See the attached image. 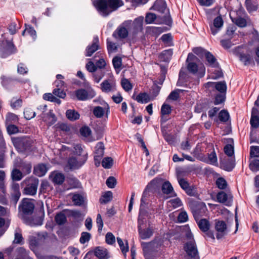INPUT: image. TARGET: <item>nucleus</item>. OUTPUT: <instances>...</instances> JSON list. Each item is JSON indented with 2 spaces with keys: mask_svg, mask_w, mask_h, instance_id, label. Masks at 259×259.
I'll list each match as a JSON object with an SVG mask.
<instances>
[{
  "mask_svg": "<svg viewBox=\"0 0 259 259\" xmlns=\"http://www.w3.org/2000/svg\"><path fill=\"white\" fill-rule=\"evenodd\" d=\"M93 4L104 16H107L122 6L123 2L121 0H96L93 2Z\"/></svg>",
  "mask_w": 259,
  "mask_h": 259,
  "instance_id": "nucleus-1",
  "label": "nucleus"
},
{
  "mask_svg": "<svg viewBox=\"0 0 259 259\" xmlns=\"http://www.w3.org/2000/svg\"><path fill=\"white\" fill-rule=\"evenodd\" d=\"M15 147L19 152L29 150L32 146L33 141L28 137H14L12 139Z\"/></svg>",
  "mask_w": 259,
  "mask_h": 259,
  "instance_id": "nucleus-2",
  "label": "nucleus"
},
{
  "mask_svg": "<svg viewBox=\"0 0 259 259\" xmlns=\"http://www.w3.org/2000/svg\"><path fill=\"white\" fill-rule=\"evenodd\" d=\"M18 209L19 216L22 220L33 213L34 204L31 200L24 198L21 201Z\"/></svg>",
  "mask_w": 259,
  "mask_h": 259,
  "instance_id": "nucleus-3",
  "label": "nucleus"
},
{
  "mask_svg": "<svg viewBox=\"0 0 259 259\" xmlns=\"http://www.w3.org/2000/svg\"><path fill=\"white\" fill-rule=\"evenodd\" d=\"M151 9L158 11L162 14L165 13V15L162 16V23L167 25H170L171 23V19L169 14L168 10L166 9L165 2L163 0H157Z\"/></svg>",
  "mask_w": 259,
  "mask_h": 259,
  "instance_id": "nucleus-4",
  "label": "nucleus"
},
{
  "mask_svg": "<svg viewBox=\"0 0 259 259\" xmlns=\"http://www.w3.org/2000/svg\"><path fill=\"white\" fill-rule=\"evenodd\" d=\"M189 206L196 221H198L200 217L205 215L207 210L205 204L203 202L191 201L189 203Z\"/></svg>",
  "mask_w": 259,
  "mask_h": 259,
  "instance_id": "nucleus-5",
  "label": "nucleus"
},
{
  "mask_svg": "<svg viewBox=\"0 0 259 259\" xmlns=\"http://www.w3.org/2000/svg\"><path fill=\"white\" fill-rule=\"evenodd\" d=\"M184 248L187 254L185 259H199L197 248L194 240L187 242Z\"/></svg>",
  "mask_w": 259,
  "mask_h": 259,
  "instance_id": "nucleus-6",
  "label": "nucleus"
},
{
  "mask_svg": "<svg viewBox=\"0 0 259 259\" xmlns=\"http://www.w3.org/2000/svg\"><path fill=\"white\" fill-rule=\"evenodd\" d=\"M28 184L24 189V193L26 195L33 196L36 194L39 181L34 178L28 179Z\"/></svg>",
  "mask_w": 259,
  "mask_h": 259,
  "instance_id": "nucleus-7",
  "label": "nucleus"
},
{
  "mask_svg": "<svg viewBox=\"0 0 259 259\" xmlns=\"http://www.w3.org/2000/svg\"><path fill=\"white\" fill-rule=\"evenodd\" d=\"M87 159L86 154L78 157H71L68 160L67 166L69 169L78 168L84 164Z\"/></svg>",
  "mask_w": 259,
  "mask_h": 259,
  "instance_id": "nucleus-8",
  "label": "nucleus"
},
{
  "mask_svg": "<svg viewBox=\"0 0 259 259\" xmlns=\"http://www.w3.org/2000/svg\"><path fill=\"white\" fill-rule=\"evenodd\" d=\"M198 60V58L192 53L188 54L187 63V69L192 74H195L198 71V65L196 62Z\"/></svg>",
  "mask_w": 259,
  "mask_h": 259,
  "instance_id": "nucleus-9",
  "label": "nucleus"
},
{
  "mask_svg": "<svg viewBox=\"0 0 259 259\" xmlns=\"http://www.w3.org/2000/svg\"><path fill=\"white\" fill-rule=\"evenodd\" d=\"M214 228L217 232L216 237L218 239L222 238L227 234V225L224 221L215 220Z\"/></svg>",
  "mask_w": 259,
  "mask_h": 259,
  "instance_id": "nucleus-10",
  "label": "nucleus"
},
{
  "mask_svg": "<svg viewBox=\"0 0 259 259\" xmlns=\"http://www.w3.org/2000/svg\"><path fill=\"white\" fill-rule=\"evenodd\" d=\"M224 24V21L221 15L217 16L213 21L212 23L209 25L211 33L215 35L221 29Z\"/></svg>",
  "mask_w": 259,
  "mask_h": 259,
  "instance_id": "nucleus-11",
  "label": "nucleus"
},
{
  "mask_svg": "<svg viewBox=\"0 0 259 259\" xmlns=\"http://www.w3.org/2000/svg\"><path fill=\"white\" fill-rule=\"evenodd\" d=\"M26 224L30 226H40L42 224V219L41 217L33 215H28L22 219Z\"/></svg>",
  "mask_w": 259,
  "mask_h": 259,
  "instance_id": "nucleus-12",
  "label": "nucleus"
},
{
  "mask_svg": "<svg viewBox=\"0 0 259 259\" xmlns=\"http://www.w3.org/2000/svg\"><path fill=\"white\" fill-rule=\"evenodd\" d=\"M205 88H214L220 93H226L227 85L225 81L217 82H208L205 84Z\"/></svg>",
  "mask_w": 259,
  "mask_h": 259,
  "instance_id": "nucleus-13",
  "label": "nucleus"
},
{
  "mask_svg": "<svg viewBox=\"0 0 259 259\" xmlns=\"http://www.w3.org/2000/svg\"><path fill=\"white\" fill-rule=\"evenodd\" d=\"M197 222L199 229L204 232H207V235L214 239L213 234L211 232H208L210 226L209 221L205 219H202Z\"/></svg>",
  "mask_w": 259,
  "mask_h": 259,
  "instance_id": "nucleus-14",
  "label": "nucleus"
},
{
  "mask_svg": "<svg viewBox=\"0 0 259 259\" xmlns=\"http://www.w3.org/2000/svg\"><path fill=\"white\" fill-rule=\"evenodd\" d=\"M101 86L102 91L107 93L116 90V83L112 80H105L101 84Z\"/></svg>",
  "mask_w": 259,
  "mask_h": 259,
  "instance_id": "nucleus-15",
  "label": "nucleus"
},
{
  "mask_svg": "<svg viewBox=\"0 0 259 259\" xmlns=\"http://www.w3.org/2000/svg\"><path fill=\"white\" fill-rule=\"evenodd\" d=\"M100 49L99 38L97 36L94 37L91 45L87 47L85 50V56L91 57L96 51Z\"/></svg>",
  "mask_w": 259,
  "mask_h": 259,
  "instance_id": "nucleus-16",
  "label": "nucleus"
},
{
  "mask_svg": "<svg viewBox=\"0 0 259 259\" xmlns=\"http://www.w3.org/2000/svg\"><path fill=\"white\" fill-rule=\"evenodd\" d=\"M104 145L103 143L99 142L95 147L94 160L98 161V164H100V160L104 155Z\"/></svg>",
  "mask_w": 259,
  "mask_h": 259,
  "instance_id": "nucleus-17",
  "label": "nucleus"
},
{
  "mask_svg": "<svg viewBox=\"0 0 259 259\" xmlns=\"http://www.w3.org/2000/svg\"><path fill=\"white\" fill-rule=\"evenodd\" d=\"M50 178L54 184L61 185L64 181L65 176L62 173L54 171L50 176Z\"/></svg>",
  "mask_w": 259,
  "mask_h": 259,
  "instance_id": "nucleus-18",
  "label": "nucleus"
},
{
  "mask_svg": "<svg viewBox=\"0 0 259 259\" xmlns=\"http://www.w3.org/2000/svg\"><path fill=\"white\" fill-rule=\"evenodd\" d=\"M161 190L163 193L169 195V197H173L176 195L174 191L173 187L168 181L164 182L161 186Z\"/></svg>",
  "mask_w": 259,
  "mask_h": 259,
  "instance_id": "nucleus-19",
  "label": "nucleus"
},
{
  "mask_svg": "<svg viewBox=\"0 0 259 259\" xmlns=\"http://www.w3.org/2000/svg\"><path fill=\"white\" fill-rule=\"evenodd\" d=\"M143 18L139 17L135 19L133 23V35H135L143 29Z\"/></svg>",
  "mask_w": 259,
  "mask_h": 259,
  "instance_id": "nucleus-20",
  "label": "nucleus"
},
{
  "mask_svg": "<svg viewBox=\"0 0 259 259\" xmlns=\"http://www.w3.org/2000/svg\"><path fill=\"white\" fill-rule=\"evenodd\" d=\"M128 34V31L124 27H120L113 33V36L116 38L123 39L126 38Z\"/></svg>",
  "mask_w": 259,
  "mask_h": 259,
  "instance_id": "nucleus-21",
  "label": "nucleus"
},
{
  "mask_svg": "<svg viewBox=\"0 0 259 259\" xmlns=\"http://www.w3.org/2000/svg\"><path fill=\"white\" fill-rule=\"evenodd\" d=\"M94 254L100 259H107L109 257L107 250L100 247H97L95 248Z\"/></svg>",
  "mask_w": 259,
  "mask_h": 259,
  "instance_id": "nucleus-22",
  "label": "nucleus"
},
{
  "mask_svg": "<svg viewBox=\"0 0 259 259\" xmlns=\"http://www.w3.org/2000/svg\"><path fill=\"white\" fill-rule=\"evenodd\" d=\"M139 233L140 237L142 239H146L149 238L153 235V230L148 228L144 229L141 228V225L139 226Z\"/></svg>",
  "mask_w": 259,
  "mask_h": 259,
  "instance_id": "nucleus-23",
  "label": "nucleus"
},
{
  "mask_svg": "<svg viewBox=\"0 0 259 259\" xmlns=\"http://www.w3.org/2000/svg\"><path fill=\"white\" fill-rule=\"evenodd\" d=\"M206 60L208 64L214 67L218 66V63L217 62V60L214 56L209 52H205L204 53Z\"/></svg>",
  "mask_w": 259,
  "mask_h": 259,
  "instance_id": "nucleus-24",
  "label": "nucleus"
},
{
  "mask_svg": "<svg viewBox=\"0 0 259 259\" xmlns=\"http://www.w3.org/2000/svg\"><path fill=\"white\" fill-rule=\"evenodd\" d=\"M132 98L141 103H146L150 101L149 96L146 93H140L136 98L134 95Z\"/></svg>",
  "mask_w": 259,
  "mask_h": 259,
  "instance_id": "nucleus-25",
  "label": "nucleus"
},
{
  "mask_svg": "<svg viewBox=\"0 0 259 259\" xmlns=\"http://www.w3.org/2000/svg\"><path fill=\"white\" fill-rule=\"evenodd\" d=\"M47 171V168L46 165L39 164L34 167V173L38 177L44 176Z\"/></svg>",
  "mask_w": 259,
  "mask_h": 259,
  "instance_id": "nucleus-26",
  "label": "nucleus"
},
{
  "mask_svg": "<svg viewBox=\"0 0 259 259\" xmlns=\"http://www.w3.org/2000/svg\"><path fill=\"white\" fill-rule=\"evenodd\" d=\"M85 198L79 194H74L72 197V200L74 204L77 206L83 205L85 202Z\"/></svg>",
  "mask_w": 259,
  "mask_h": 259,
  "instance_id": "nucleus-27",
  "label": "nucleus"
},
{
  "mask_svg": "<svg viewBox=\"0 0 259 259\" xmlns=\"http://www.w3.org/2000/svg\"><path fill=\"white\" fill-rule=\"evenodd\" d=\"M19 185L18 184H16L13 186V194L12 195L11 201L13 202L14 204L16 205L18 200L19 199L21 193L19 190Z\"/></svg>",
  "mask_w": 259,
  "mask_h": 259,
  "instance_id": "nucleus-28",
  "label": "nucleus"
},
{
  "mask_svg": "<svg viewBox=\"0 0 259 259\" xmlns=\"http://www.w3.org/2000/svg\"><path fill=\"white\" fill-rule=\"evenodd\" d=\"M67 118L71 121H75L79 118L80 115L78 112L75 110H67L66 112Z\"/></svg>",
  "mask_w": 259,
  "mask_h": 259,
  "instance_id": "nucleus-29",
  "label": "nucleus"
},
{
  "mask_svg": "<svg viewBox=\"0 0 259 259\" xmlns=\"http://www.w3.org/2000/svg\"><path fill=\"white\" fill-rule=\"evenodd\" d=\"M245 5L247 10L250 12L256 11L258 8L256 0H246Z\"/></svg>",
  "mask_w": 259,
  "mask_h": 259,
  "instance_id": "nucleus-30",
  "label": "nucleus"
},
{
  "mask_svg": "<svg viewBox=\"0 0 259 259\" xmlns=\"http://www.w3.org/2000/svg\"><path fill=\"white\" fill-rule=\"evenodd\" d=\"M75 95L78 100H85L89 99V95L84 89H79L75 92Z\"/></svg>",
  "mask_w": 259,
  "mask_h": 259,
  "instance_id": "nucleus-31",
  "label": "nucleus"
},
{
  "mask_svg": "<svg viewBox=\"0 0 259 259\" xmlns=\"http://www.w3.org/2000/svg\"><path fill=\"white\" fill-rule=\"evenodd\" d=\"M55 220L58 225H62L66 223L67 219L65 214L63 212H60L56 215Z\"/></svg>",
  "mask_w": 259,
  "mask_h": 259,
  "instance_id": "nucleus-32",
  "label": "nucleus"
},
{
  "mask_svg": "<svg viewBox=\"0 0 259 259\" xmlns=\"http://www.w3.org/2000/svg\"><path fill=\"white\" fill-rule=\"evenodd\" d=\"M217 198L218 201L222 203H226V204L229 203V201H228V195L223 191H221L219 192L217 196Z\"/></svg>",
  "mask_w": 259,
  "mask_h": 259,
  "instance_id": "nucleus-33",
  "label": "nucleus"
},
{
  "mask_svg": "<svg viewBox=\"0 0 259 259\" xmlns=\"http://www.w3.org/2000/svg\"><path fill=\"white\" fill-rule=\"evenodd\" d=\"M121 85L124 90L126 92H129L132 90L133 88V85L132 83L129 81L128 79L123 78L121 80Z\"/></svg>",
  "mask_w": 259,
  "mask_h": 259,
  "instance_id": "nucleus-34",
  "label": "nucleus"
},
{
  "mask_svg": "<svg viewBox=\"0 0 259 259\" xmlns=\"http://www.w3.org/2000/svg\"><path fill=\"white\" fill-rule=\"evenodd\" d=\"M112 193L111 191H107L102 196L99 201L101 203H107L112 199Z\"/></svg>",
  "mask_w": 259,
  "mask_h": 259,
  "instance_id": "nucleus-35",
  "label": "nucleus"
},
{
  "mask_svg": "<svg viewBox=\"0 0 259 259\" xmlns=\"http://www.w3.org/2000/svg\"><path fill=\"white\" fill-rule=\"evenodd\" d=\"M23 175L21 171L18 169H14L11 172V178L14 181H19L22 179Z\"/></svg>",
  "mask_w": 259,
  "mask_h": 259,
  "instance_id": "nucleus-36",
  "label": "nucleus"
},
{
  "mask_svg": "<svg viewBox=\"0 0 259 259\" xmlns=\"http://www.w3.org/2000/svg\"><path fill=\"white\" fill-rule=\"evenodd\" d=\"M151 190V189L148 188V186H147L145 190H144V191L143 192L142 197L141 198V205H140L141 208H143L144 204H145L146 203V201L147 200V198L149 196V191Z\"/></svg>",
  "mask_w": 259,
  "mask_h": 259,
  "instance_id": "nucleus-37",
  "label": "nucleus"
},
{
  "mask_svg": "<svg viewBox=\"0 0 259 259\" xmlns=\"http://www.w3.org/2000/svg\"><path fill=\"white\" fill-rule=\"evenodd\" d=\"M162 183V180L161 178H155L151 181L147 185L148 188L155 189L159 187Z\"/></svg>",
  "mask_w": 259,
  "mask_h": 259,
  "instance_id": "nucleus-38",
  "label": "nucleus"
},
{
  "mask_svg": "<svg viewBox=\"0 0 259 259\" xmlns=\"http://www.w3.org/2000/svg\"><path fill=\"white\" fill-rule=\"evenodd\" d=\"M250 169L254 172L259 170V159H254L250 160Z\"/></svg>",
  "mask_w": 259,
  "mask_h": 259,
  "instance_id": "nucleus-39",
  "label": "nucleus"
},
{
  "mask_svg": "<svg viewBox=\"0 0 259 259\" xmlns=\"http://www.w3.org/2000/svg\"><path fill=\"white\" fill-rule=\"evenodd\" d=\"M113 160L110 157L104 158L102 161V165L105 168H110L113 165Z\"/></svg>",
  "mask_w": 259,
  "mask_h": 259,
  "instance_id": "nucleus-40",
  "label": "nucleus"
},
{
  "mask_svg": "<svg viewBox=\"0 0 259 259\" xmlns=\"http://www.w3.org/2000/svg\"><path fill=\"white\" fill-rule=\"evenodd\" d=\"M117 241L120 246L122 252L125 254L128 251V246L127 242L126 241L125 245H124L122 240L119 237L117 238Z\"/></svg>",
  "mask_w": 259,
  "mask_h": 259,
  "instance_id": "nucleus-41",
  "label": "nucleus"
},
{
  "mask_svg": "<svg viewBox=\"0 0 259 259\" xmlns=\"http://www.w3.org/2000/svg\"><path fill=\"white\" fill-rule=\"evenodd\" d=\"M20 230H16L15 233V238L13 243L15 244H22L23 242V237L20 232Z\"/></svg>",
  "mask_w": 259,
  "mask_h": 259,
  "instance_id": "nucleus-42",
  "label": "nucleus"
},
{
  "mask_svg": "<svg viewBox=\"0 0 259 259\" xmlns=\"http://www.w3.org/2000/svg\"><path fill=\"white\" fill-rule=\"evenodd\" d=\"M226 93H219L216 95L214 103L215 105H218L223 103L226 99Z\"/></svg>",
  "mask_w": 259,
  "mask_h": 259,
  "instance_id": "nucleus-43",
  "label": "nucleus"
},
{
  "mask_svg": "<svg viewBox=\"0 0 259 259\" xmlns=\"http://www.w3.org/2000/svg\"><path fill=\"white\" fill-rule=\"evenodd\" d=\"M80 135L84 137H88L92 133L91 128L88 126H83L80 128Z\"/></svg>",
  "mask_w": 259,
  "mask_h": 259,
  "instance_id": "nucleus-44",
  "label": "nucleus"
},
{
  "mask_svg": "<svg viewBox=\"0 0 259 259\" xmlns=\"http://www.w3.org/2000/svg\"><path fill=\"white\" fill-rule=\"evenodd\" d=\"M93 113L96 117L101 118L104 114V110L102 107L97 106L94 108Z\"/></svg>",
  "mask_w": 259,
  "mask_h": 259,
  "instance_id": "nucleus-45",
  "label": "nucleus"
},
{
  "mask_svg": "<svg viewBox=\"0 0 259 259\" xmlns=\"http://www.w3.org/2000/svg\"><path fill=\"white\" fill-rule=\"evenodd\" d=\"M240 60L244 63L245 65H249L251 62V58L249 55L240 54Z\"/></svg>",
  "mask_w": 259,
  "mask_h": 259,
  "instance_id": "nucleus-46",
  "label": "nucleus"
},
{
  "mask_svg": "<svg viewBox=\"0 0 259 259\" xmlns=\"http://www.w3.org/2000/svg\"><path fill=\"white\" fill-rule=\"evenodd\" d=\"M232 21L239 27H244L246 26V21L244 18L237 17L232 19Z\"/></svg>",
  "mask_w": 259,
  "mask_h": 259,
  "instance_id": "nucleus-47",
  "label": "nucleus"
},
{
  "mask_svg": "<svg viewBox=\"0 0 259 259\" xmlns=\"http://www.w3.org/2000/svg\"><path fill=\"white\" fill-rule=\"evenodd\" d=\"M171 107L166 104H163L161 109V114L162 116H165L171 113Z\"/></svg>",
  "mask_w": 259,
  "mask_h": 259,
  "instance_id": "nucleus-48",
  "label": "nucleus"
},
{
  "mask_svg": "<svg viewBox=\"0 0 259 259\" xmlns=\"http://www.w3.org/2000/svg\"><path fill=\"white\" fill-rule=\"evenodd\" d=\"M184 91L183 90L177 89L174 90L168 96V98L172 100H177L179 98V94Z\"/></svg>",
  "mask_w": 259,
  "mask_h": 259,
  "instance_id": "nucleus-49",
  "label": "nucleus"
},
{
  "mask_svg": "<svg viewBox=\"0 0 259 259\" xmlns=\"http://www.w3.org/2000/svg\"><path fill=\"white\" fill-rule=\"evenodd\" d=\"M91 237V235L90 233L86 232H82L79 239L80 242L81 244H84L90 240Z\"/></svg>",
  "mask_w": 259,
  "mask_h": 259,
  "instance_id": "nucleus-50",
  "label": "nucleus"
},
{
  "mask_svg": "<svg viewBox=\"0 0 259 259\" xmlns=\"http://www.w3.org/2000/svg\"><path fill=\"white\" fill-rule=\"evenodd\" d=\"M250 156L251 158L259 157V147L252 146L250 148Z\"/></svg>",
  "mask_w": 259,
  "mask_h": 259,
  "instance_id": "nucleus-51",
  "label": "nucleus"
},
{
  "mask_svg": "<svg viewBox=\"0 0 259 259\" xmlns=\"http://www.w3.org/2000/svg\"><path fill=\"white\" fill-rule=\"evenodd\" d=\"M24 115L26 119L30 120L35 116V112L30 108H26L24 111Z\"/></svg>",
  "mask_w": 259,
  "mask_h": 259,
  "instance_id": "nucleus-52",
  "label": "nucleus"
},
{
  "mask_svg": "<svg viewBox=\"0 0 259 259\" xmlns=\"http://www.w3.org/2000/svg\"><path fill=\"white\" fill-rule=\"evenodd\" d=\"M156 18L157 16L155 14L148 13L145 17V22L147 24H151L153 23Z\"/></svg>",
  "mask_w": 259,
  "mask_h": 259,
  "instance_id": "nucleus-53",
  "label": "nucleus"
},
{
  "mask_svg": "<svg viewBox=\"0 0 259 259\" xmlns=\"http://www.w3.org/2000/svg\"><path fill=\"white\" fill-rule=\"evenodd\" d=\"M216 185L221 189H224L227 186L226 181L223 178H219L216 181Z\"/></svg>",
  "mask_w": 259,
  "mask_h": 259,
  "instance_id": "nucleus-54",
  "label": "nucleus"
},
{
  "mask_svg": "<svg viewBox=\"0 0 259 259\" xmlns=\"http://www.w3.org/2000/svg\"><path fill=\"white\" fill-rule=\"evenodd\" d=\"M144 211L143 208L140 209V213L138 219V230L139 229V226L141 225V228H143L142 225L144 224L145 221V218L144 217Z\"/></svg>",
  "mask_w": 259,
  "mask_h": 259,
  "instance_id": "nucleus-55",
  "label": "nucleus"
},
{
  "mask_svg": "<svg viewBox=\"0 0 259 259\" xmlns=\"http://www.w3.org/2000/svg\"><path fill=\"white\" fill-rule=\"evenodd\" d=\"M106 184L110 188H114L116 184V180L114 177L110 176L106 180Z\"/></svg>",
  "mask_w": 259,
  "mask_h": 259,
  "instance_id": "nucleus-56",
  "label": "nucleus"
},
{
  "mask_svg": "<svg viewBox=\"0 0 259 259\" xmlns=\"http://www.w3.org/2000/svg\"><path fill=\"white\" fill-rule=\"evenodd\" d=\"M19 252L20 254H21V256L17 257L16 259H33L28 255L26 250L23 247L19 248Z\"/></svg>",
  "mask_w": 259,
  "mask_h": 259,
  "instance_id": "nucleus-57",
  "label": "nucleus"
},
{
  "mask_svg": "<svg viewBox=\"0 0 259 259\" xmlns=\"http://www.w3.org/2000/svg\"><path fill=\"white\" fill-rule=\"evenodd\" d=\"M161 39L167 46H170L171 45V35L169 33L165 34L163 35Z\"/></svg>",
  "mask_w": 259,
  "mask_h": 259,
  "instance_id": "nucleus-58",
  "label": "nucleus"
},
{
  "mask_svg": "<svg viewBox=\"0 0 259 259\" xmlns=\"http://www.w3.org/2000/svg\"><path fill=\"white\" fill-rule=\"evenodd\" d=\"M219 118L221 121L226 122L229 118V113L226 110H222L219 113Z\"/></svg>",
  "mask_w": 259,
  "mask_h": 259,
  "instance_id": "nucleus-59",
  "label": "nucleus"
},
{
  "mask_svg": "<svg viewBox=\"0 0 259 259\" xmlns=\"http://www.w3.org/2000/svg\"><path fill=\"white\" fill-rule=\"evenodd\" d=\"M112 63L115 69L120 68L122 64L121 58L120 57L116 56L113 58Z\"/></svg>",
  "mask_w": 259,
  "mask_h": 259,
  "instance_id": "nucleus-60",
  "label": "nucleus"
},
{
  "mask_svg": "<svg viewBox=\"0 0 259 259\" xmlns=\"http://www.w3.org/2000/svg\"><path fill=\"white\" fill-rule=\"evenodd\" d=\"M224 152L229 156H232L234 154V147L230 144H228L224 147Z\"/></svg>",
  "mask_w": 259,
  "mask_h": 259,
  "instance_id": "nucleus-61",
  "label": "nucleus"
},
{
  "mask_svg": "<svg viewBox=\"0 0 259 259\" xmlns=\"http://www.w3.org/2000/svg\"><path fill=\"white\" fill-rule=\"evenodd\" d=\"M188 219V214L185 211L181 212L178 217V220L180 223L186 222Z\"/></svg>",
  "mask_w": 259,
  "mask_h": 259,
  "instance_id": "nucleus-62",
  "label": "nucleus"
},
{
  "mask_svg": "<svg viewBox=\"0 0 259 259\" xmlns=\"http://www.w3.org/2000/svg\"><path fill=\"white\" fill-rule=\"evenodd\" d=\"M106 242L109 244H113L115 242V238L112 233L108 232L106 235Z\"/></svg>",
  "mask_w": 259,
  "mask_h": 259,
  "instance_id": "nucleus-63",
  "label": "nucleus"
},
{
  "mask_svg": "<svg viewBox=\"0 0 259 259\" xmlns=\"http://www.w3.org/2000/svg\"><path fill=\"white\" fill-rule=\"evenodd\" d=\"M250 124L251 126L254 128H257L259 125V117L251 116L250 119Z\"/></svg>",
  "mask_w": 259,
  "mask_h": 259,
  "instance_id": "nucleus-64",
  "label": "nucleus"
}]
</instances>
